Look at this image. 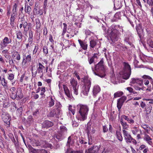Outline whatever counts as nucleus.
<instances>
[{
	"mask_svg": "<svg viewBox=\"0 0 153 153\" xmlns=\"http://www.w3.org/2000/svg\"><path fill=\"white\" fill-rule=\"evenodd\" d=\"M103 63V60L102 59L99 62L95 65L94 69L96 71H94L93 68H92L94 74L101 77H103L105 76V70Z\"/></svg>",
	"mask_w": 153,
	"mask_h": 153,
	"instance_id": "nucleus-1",
	"label": "nucleus"
},
{
	"mask_svg": "<svg viewBox=\"0 0 153 153\" xmlns=\"http://www.w3.org/2000/svg\"><path fill=\"white\" fill-rule=\"evenodd\" d=\"M124 67L122 72V78L123 79L127 80L128 79L131 74V71L130 66L127 63H123Z\"/></svg>",
	"mask_w": 153,
	"mask_h": 153,
	"instance_id": "nucleus-2",
	"label": "nucleus"
},
{
	"mask_svg": "<svg viewBox=\"0 0 153 153\" xmlns=\"http://www.w3.org/2000/svg\"><path fill=\"white\" fill-rule=\"evenodd\" d=\"M78 106L79 108V113L82 117V120L83 121L87 118L89 108L87 106L85 105H79Z\"/></svg>",
	"mask_w": 153,
	"mask_h": 153,
	"instance_id": "nucleus-3",
	"label": "nucleus"
},
{
	"mask_svg": "<svg viewBox=\"0 0 153 153\" xmlns=\"http://www.w3.org/2000/svg\"><path fill=\"white\" fill-rule=\"evenodd\" d=\"M61 113V109H52L48 115V117H59V116Z\"/></svg>",
	"mask_w": 153,
	"mask_h": 153,
	"instance_id": "nucleus-4",
	"label": "nucleus"
},
{
	"mask_svg": "<svg viewBox=\"0 0 153 153\" xmlns=\"http://www.w3.org/2000/svg\"><path fill=\"white\" fill-rule=\"evenodd\" d=\"M118 31L116 29H111V31L109 34V36L113 42L117 41L118 39L117 34Z\"/></svg>",
	"mask_w": 153,
	"mask_h": 153,
	"instance_id": "nucleus-5",
	"label": "nucleus"
},
{
	"mask_svg": "<svg viewBox=\"0 0 153 153\" xmlns=\"http://www.w3.org/2000/svg\"><path fill=\"white\" fill-rule=\"evenodd\" d=\"M1 118L4 122L7 125V127H9L10 120L9 114L6 112H3L1 114Z\"/></svg>",
	"mask_w": 153,
	"mask_h": 153,
	"instance_id": "nucleus-6",
	"label": "nucleus"
},
{
	"mask_svg": "<svg viewBox=\"0 0 153 153\" xmlns=\"http://www.w3.org/2000/svg\"><path fill=\"white\" fill-rule=\"evenodd\" d=\"M81 81L84 82L85 88L90 89L91 85V82L90 79L87 77H84L83 78H82Z\"/></svg>",
	"mask_w": 153,
	"mask_h": 153,
	"instance_id": "nucleus-7",
	"label": "nucleus"
},
{
	"mask_svg": "<svg viewBox=\"0 0 153 153\" xmlns=\"http://www.w3.org/2000/svg\"><path fill=\"white\" fill-rule=\"evenodd\" d=\"M11 42V40L10 39H8L7 37H5L3 40V42L1 43V48L4 49L6 47L8 44Z\"/></svg>",
	"mask_w": 153,
	"mask_h": 153,
	"instance_id": "nucleus-8",
	"label": "nucleus"
},
{
	"mask_svg": "<svg viewBox=\"0 0 153 153\" xmlns=\"http://www.w3.org/2000/svg\"><path fill=\"white\" fill-rule=\"evenodd\" d=\"M98 151V147L93 146L91 147H89L88 150H86L85 153H97Z\"/></svg>",
	"mask_w": 153,
	"mask_h": 153,
	"instance_id": "nucleus-9",
	"label": "nucleus"
},
{
	"mask_svg": "<svg viewBox=\"0 0 153 153\" xmlns=\"http://www.w3.org/2000/svg\"><path fill=\"white\" fill-rule=\"evenodd\" d=\"M15 95L16 96V99L17 98V100L21 99L23 97V94L21 88H19L17 89Z\"/></svg>",
	"mask_w": 153,
	"mask_h": 153,
	"instance_id": "nucleus-10",
	"label": "nucleus"
},
{
	"mask_svg": "<svg viewBox=\"0 0 153 153\" xmlns=\"http://www.w3.org/2000/svg\"><path fill=\"white\" fill-rule=\"evenodd\" d=\"M122 6L121 1L119 0H114V8L115 10L120 9Z\"/></svg>",
	"mask_w": 153,
	"mask_h": 153,
	"instance_id": "nucleus-11",
	"label": "nucleus"
},
{
	"mask_svg": "<svg viewBox=\"0 0 153 153\" xmlns=\"http://www.w3.org/2000/svg\"><path fill=\"white\" fill-rule=\"evenodd\" d=\"M33 14L34 15H39L40 16L42 15L43 14V12L41 10L36 6V4L34 6V8L33 10Z\"/></svg>",
	"mask_w": 153,
	"mask_h": 153,
	"instance_id": "nucleus-12",
	"label": "nucleus"
},
{
	"mask_svg": "<svg viewBox=\"0 0 153 153\" xmlns=\"http://www.w3.org/2000/svg\"><path fill=\"white\" fill-rule=\"evenodd\" d=\"M86 131L88 135L91 133H94L95 132L94 128L91 126L90 123H88L87 124Z\"/></svg>",
	"mask_w": 153,
	"mask_h": 153,
	"instance_id": "nucleus-13",
	"label": "nucleus"
},
{
	"mask_svg": "<svg viewBox=\"0 0 153 153\" xmlns=\"http://www.w3.org/2000/svg\"><path fill=\"white\" fill-rule=\"evenodd\" d=\"M78 41L81 47L84 50H86L88 47V45L87 44L85 40L82 41L81 39H78Z\"/></svg>",
	"mask_w": 153,
	"mask_h": 153,
	"instance_id": "nucleus-14",
	"label": "nucleus"
},
{
	"mask_svg": "<svg viewBox=\"0 0 153 153\" xmlns=\"http://www.w3.org/2000/svg\"><path fill=\"white\" fill-rule=\"evenodd\" d=\"M53 125V123L52 122L46 120L43 122L42 127L43 128H47L51 127Z\"/></svg>",
	"mask_w": 153,
	"mask_h": 153,
	"instance_id": "nucleus-15",
	"label": "nucleus"
},
{
	"mask_svg": "<svg viewBox=\"0 0 153 153\" xmlns=\"http://www.w3.org/2000/svg\"><path fill=\"white\" fill-rule=\"evenodd\" d=\"M40 143H41V146L44 148H51L52 146L51 144L48 143L45 140H40Z\"/></svg>",
	"mask_w": 153,
	"mask_h": 153,
	"instance_id": "nucleus-16",
	"label": "nucleus"
},
{
	"mask_svg": "<svg viewBox=\"0 0 153 153\" xmlns=\"http://www.w3.org/2000/svg\"><path fill=\"white\" fill-rule=\"evenodd\" d=\"M63 88L66 95L68 98L71 99L72 97V94L70 93V91L68 87L65 85H63Z\"/></svg>",
	"mask_w": 153,
	"mask_h": 153,
	"instance_id": "nucleus-17",
	"label": "nucleus"
},
{
	"mask_svg": "<svg viewBox=\"0 0 153 153\" xmlns=\"http://www.w3.org/2000/svg\"><path fill=\"white\" fill-rule=\"evenodd\" d=\"M97 53H94L91 58H88V61L90 64L95 62V61H96L97 59Z\"/></svg>",
	"mask_w": 153,
	"mask_h": 153,
	"instance_id": "nucleus-18",
	"label": "nucleus"
},
{
	"mask_svg": "<svg viewBox=\"0 0 153 153\" xmlns=\"http://www.w3.org/2000/svg\"><path fill=\"white\" fill-rule=\"evenodd\" d=\"M12 56L13 59L19 61L21 59L20 55L18 52L15 51L12 53Z\"/></svg>",
	"mask_w": 153,
	"mask_h": 153,
	"instance_id": "nucleus-19",
	"label": "nucleus"
},
{
	"mask_svg": "<svg viewBox=\"0 0 153 153\" xmlns=\"http://www.w3.org/2000/svg\"><path fill=\"white\" fill-rule=\"evenodd\" d=\"M100 88L99 86L98 85L94 86L93 90V96L95 97L96 94L100 91Z\"/></svg>",
	"mask_w": 153,
	"mask_h": 153,
	"instance_id": "nucleus-20",
	"label": "nucleus"
},
{
	"mask_svg": "<svg viewBox=\"0 0 153 153\" xmlns=\"http://www.w3.org/2000/svg\"><path fill=\"white\" fill-rule=\"evenodd\" d=\"M55 137L59 141L62 140L65 137L64 134L61 133L59 131L58 132V133L56 135Z\"/></svg>",
	"mask_w": 153,
	"mask_h": 153,
	"instance_id": "nucleus-21",
	"label": "nucleus"
},
{
	"mask_svg": "<svg viewBox=\"0 0 153 153\" xmlns=\"http://www.w3.org/2000/svg\"><path fill=\"white\" fill-rule=\"evenodd\" d=\"M133 38L131 36L126 37L124 39V41L126 43H127L130 46H132L133 45L132 43V39Z\"/></svg>",
	"mask_w": 153,
	"mask_h": 153,
	"instance_id": "nucleus-22",
	"label": "nucleus"
},
{
	"mask_svg": "<svg viewBox=\"0 0 153 153\" xmlns=\"http://www.w3.org/2000/svg\"><path fill=\"white\" fill-rule=\"evenodd\" d=\"M16 89V88L15 87H12L10 89V91L11 93L10 95V97L13 100L16 99V96L15 95V93Z\"/></svg>",
	"mask_w": 153,
	"mask_h": 153,
	"instance_id": "nucleus-23",
	"label": "nucleus"
},
{
	"mask_svg": "<svg viewBox=\"0 0 153 153\" xmlns=\"http://www.w3.org/2000/svg\"><path fill=\"white\" fill-rule=\"evenodd\" d=\"M39 67L37 68L38 73L41 74L43 73V70L45 68L44 66L40 63H39Z\"/></svg>",
	"mask_w": 153,
	"mask_h": 153,
	"instance_id": "nucleus-24",
	"label": "nucleus"
},
{
	"mask_svg": "<svg viewBox=\"0 0 153 153\" xmlns=\"http://www.w3.org/2000/svg\"><path fill=\"white\" fill-rule=\"evenodd\" d=\"M27 2L25 3V13H27L28 14H29L31 11V8L28 5Z\"/></svg>",
	"mask_w": 153,
	"mask_h": 153,
	"instance_id": "nucleus-25",
	"label": "nucleus"
},
{
	"mask_svg": "<svg viewBox=\"0 0 153 153\" xmlns=\"http://www.w3.org/2000/svg\"><path fill=\"white\" fill-rule=\"evenodd\" d=\"M136 28L139 36L140 37L142 31L141 26L140 25H139L138 26H137Z\"/></svg>",
	"mask_w": 153,
	"mask_h": 153,
	"instance_id": "nucleus-26",
	"label": "nucleus"
},
{
	"mask_svg": "<svg viewBox=\"0 0 153 153\" xmlns=\"http://www.w3.org/2000/svg\"><path fill=\"white\" fill-rule=\"evenodd\" d=\"M144 140L147 141L148 143L150 145L152 143V142L151 141L152 140V138L149 135L147 134H145Z\"/></svg>",
	"mask_w": 153,
	"mask_h": 153,
	"instance_id": "nucleus-27",
	"label": "nucleus"
},
{
	"mask_svg": "<svg viewBox=\"0 0 153 153\" xmlns=\"http://www.w3.org/2000/svg\"><path fill=\"white\" fill-rule=\"evenodd\" d=\"M67 128L63 126H62L60 127L59 132L65 134V133L67 132Z\"/></svg>",
	"mask_w": 153,
	"mask_h": 153,
	"instance_id": "nucleus-28",
	"label": "nucleus"
},
{
	"mask_svg": "<svg viewBox=\"0 0 153 153\" xmlns=\"http://www.w3.org/2000/svg\"><path fill=\"white\" fill-rule=\"evenodd\" d=\"M16 37L19 40H22V39L23 35L20 30L17 31L16 32Z\"/></svg>",
	"mask_w": 153,
	"mask_h": 153,
	"instance_id": "nucleus-29",
	"label": "nucleus"
},
{
	"mask_svg": "<svg viewBox=\"0 0 153 153\" xmlns=\"http://www.w3.org/2000/svg\"><path fill=\"white\" fill-rule=\"evenodd\" d=\"M36 23V28L38 30L40 28L41 23L39 19V18H36L35 19Z\"/></svg>",
	"mask_w": 153,
	"mask_h": 153,
	"instance_id": "nucleus-30",
	"label": "nucleus"
},
{
	"mask_svg": "<svg viewBox=\"0 0 153 153\" xmlns=\"http://www.w3.org/2000/svg\"><path fill=\"white\" fill-rule=\"evenodd\" d=\"M152 108V106L150 104H149L148 103H146L145 109L146 112H148V114L151 112Z\"/></svg>",
	"mask_w": 153,
	"mask_h": 153,
	"instance_id": "nucleus-31",
	"label": "nucleus"
},
{
	"mask_svg": "<svg viewBox=\"0 0 153 153\" xmlns=\"http://www.w3.org/2000/svg\"><path fill=\"white\" fill-rule=\"evenodd\" d=\"M70 83L73 87H76L77 85V82L74 79H71L70 80Z\"/></svg>",
	"mask_w": 153,
	"mask_h": 153,
	"instance_id": "nucleus-32",
	"label": "nucleus"
},
{
	"mask_svg": "<svg viewBox=\"0 0 153 153\" xmlns=\"http://www.w3.org/2000/svg\"><path fill=\"white\" fill-rule=\"evenodd\" d=\"M23 108L22 107H20L17 109L16 113L17 115L19 117L21 116L22 114Z\"/></svg>",
	"mask_w": 153,
	"mask_h": 153,
	"instance_id": "nucleus-33",
	"label": "nucleus"
},
{
	"mask_svg": "<svg viewBox=\"0 0 153 153\" xmlns=\"http://www.w3.org/2000/svg\"><path fill=\"white\" fill-rule=\"evenodd\" d=\"M120 122L121 124L123 127L124 130L126 129L128 127V125L126 122H123L122 119H120Z\"/></svg>",
	"mask_w": 153,
	"mask_h": 153,
	"instance_id": "nucleus-34",
	"label": "nucleus"
},
{
	"mask_svg": "<svg viewBox=\"0 0 153 153\" xmlns=\"http://www.w3.org/2000/svg\"><path fill=\"white\" fill-rule=\"evenodd\" d=\"M55 103V100L53 99L52 97H51L50 100L48 102V105L49 107H51L53 106Z\"/></svg>",
	"mask_w": 153,
	"mask_h": 153,
	"instance_id": "nucleus-35",
	"label": "nucleus"
},
{
	"mask_svg": "<svg viewBox=\"0 0 153 153\" xmlns=\"http://www.w3.org/2000/svg\"><path fill=\"white\" fill-rule=\"evenodd\" d=\"M62 107V105L59 102H56L54 106V108L53 109H61Z\"/></svg>",
	"mask_w": 153,
	"mask_h": 153,
	"instance_id": "nucleus-36",
	"label": "nucleus"
},
{
	"mask_svg": "<svg viewBox=\"0 0 153 153\" xmlns=\"http://www.w3.org/2000/svg\"><path fill=\"white\" fill-rule=\"evenodd\" d=\"M73 143V142L71 137V136H69L68 138V140L67 141V143L66 144V147H69L70 145L72 144Z\"/></svg>",
	"mask_w": 153,
	"mask_h": 153,
	"instance_id": "nucleus-37",
	"label": "nucleus"
},
{
	"mask_svg": "<svg viewBox=\"0 0 153 153\" xmlns=\"http://www.w3.org/2000/svg\"><path fill=\"white\" fill-rule=\"evenodd\" d=\"M69 112L68 114L70 115L71 114V113L74 115L75 113V111L72 108V106L71 105H69L68 108Z\"/></svg>",
	"mask_w": 153,
	"mask_h": 153,
	"instance_id": "nucleus-38",
	"label": "nucleus"
},
{
	"mask_svg": "<svg viewBox=\"0 0 153 153\" xmlns=\"http://www.w3.org/2000/svg\"><path fill=\"white\" fill-rule=\"evenodd\" d=\"M79 143H80L81 144H85L87 143V141H85L84 140H83L82 138H79V141H78L77 144L78 146L79 145Z\"/></svg>",
	"mask_w": 153,
	"mask_h": 153,
	"instance_id": "nucleus-39",
	"label": "nucleus"
},
{
	"mask_svg": "<svg viewBox=\"0 0 153 153\" xmlns=\"http://www.w3.org/2000/svg\"><path fill=\"white\" fill-rule=\"evenodd\" d=\"M90 46L91 48H93L96 45V41L93 40H91L90 41Z\"/></svg>",
	"mask_w": 153,
	"mask_h": 153,
	"instance_id": "nucleus-40",
	"label": "nucleus"
},
{
	"mask_svg": "<svg viewBox=\"0 0 153 153\" xmlns=\"http://www.w3.org/2000/svg\"><path fill=\"white\" fill-rule=\"evenodd\" d=\"M116 134H117V137L118 139L120 141H122L123 140V137L120 132L117 131L116 132Z\"/></svg>",
	"mask_w": 153,
	"mask_h": 153,
	"instance_id": "nucleus-41",
	"label": "nucleus"
},
{
	"mask_svg": "<svg viewBox=\"0 0 153 153\" xmlns=\"http://www.w3.org/2000/svg\"><path fill=\"white\" fill-rule=\"evenodd\" d=\"M123 104V103L120 102V101H119L118 100H117V106L119 111H120V109L121 108Z\"/></svg>",
	"mask_w": 153,
	"mask_h": 153,
	"instance_id": "nucleus-42",
	"label": "nucleus"
},
{
	"mask_svg": "<svg viewBox=\"0 0 153 153\" xmlns=\"http://www.w3.org/2000/svg\"><path fill=\"white\" fill-rule=\"evenodd\" d=\"M126 138H125V139L127 143L131 142V139L132 138L131 137V135H128V138L126 137Z\"/></svg>",
	"mask_w": 153,
	"mask_h": 153,
	"instance_id": "nucleus-43",
	"label": "nucleus"
},
{
	"mask_svg": "<svg viewBox=\"0 0 153 153\" xmlns=\"http://www.w3.org/2000/svg\"><path fill=\"white\" fill-rule=\"evenodd\" d=\"M123 94L122 92H117L114 94V97H117L122 96Z\"/></svg>",
	"mask_w": 153,
	"mask_h": 153,
	"instance_id": "nucleus-44",
	"label": "nucleus"
},
{
	"mask_svg": "<svg viewBox=\"0 0 153 153\" xmlns=\"http://www.w3.org/2000/svg\"><path fill=\"white\" fill-rule=\"evenodd\" d=\"M136 83L139 85L140 86H142L143 85V81L141 79H139L137 78Z\"/></svg>",
	"mask_w": 153,
	"mask_h": 153,
	"instance_id": "nucleus-45",
	"label": "nucleus"
},
{
	"mask_svg": "<svg viewBox=\"0 0 153 153\" xmlns=\"http://www.w3.org/2000/svg\"><path fill=\"white\" fill-rule=\"evenodd\" d=\"M123 133L124 137L125 139L126 138H128V135H130V134H128V132L126 131L125 130H123Z\"/></svg>",
	"mask_w": 153,
	"mask_h": 153,
	"instance_id": "nucleus-46",
	"label": "nucleus"
},
{
	"mask_svg": "<svg viewBox=\"0 0 153 153\" xmlns=\"http://www.w3.org/2000/svg\"><path fill=\"white\" fill-rule=\"evenodd\" d=\"M89 89L84 88V90L83 91V93L84 95L85 96L87 95L88 92H89Z\"/></svg>",
	"mask_w": 153,
	"mask_h": 153,
	"instance_id": "nucleus-47",
	"label": "nucleus"
},
{
	"mask_svg": "<svg viewBox=\"0 0 153 153\" xmlns=\"http://www.w3.org/2000/svg\"><path fill=\"white\" fill-rule=\"evenodd\" d=\"M126 99V97L125 96H123L121 97L120 99H118V100H119V101L121 102L122 103H123L124 101Z\"/></svg>",
	"mask_w": 153,
	"mask_h": 153,
	"instance_id": "nucleus-48",
	"label": "nucleus"
},
{
	"mask_svg": "<svg viewBox=\"0 0 153 153\" xmlns=\"http://www.w3.org/2000/svg\"><path fill=\"white\" fill-rule=\"evenodd\" d=\"M25 21V20L24 19L23 17L21 18V21L20 22V24L19 25V27L20 29L22 28V26H23V22H24Z\"/></svg>",
	"mask_w": 153,
	"mask_h": 153,
	"instance_id": "nucleus-49",
	"label": "nucleus"
},
{
	"mask_svg": "<svg viewBox=\"0 0 153 153\" xmlns=\"http://www.w3.org/2000/svg\"><path fill=\"white\" fill-rule=\"evenodd\" d=\"M88 144L89 145H91L92 144V137L91 136H89L88 135Z\"/></svg>",
	"mask_w": 153,
	"mask_h": 153,
	"instance_id": "nucleus-50",
	"label": "nucleus"
},
{
	"mask_svg": "<svg viewBox=\"0 0 153 153\" xmlns=\"http://www.w3.org/2000/svg\"><path fill=\"white\" fill-rule=\"evenodd\" d=\"M19 4V1L18 0H17L15 1V3H14V5L13 6V9H14L15 10H16L17 7L18 5Z\"/></svg>",
	"mask_w": 153,
	"mask_h": 153,
	"instance_id": "nucleus-51",
	"label": "nucleus"
},
{
	"mask_svg": "<svg viewBox=\"0 0 153 153\" xmlns=\"http://www.w3.org/2000/svg\"><path fill=\"white\" fill-rule=\"evenodd\" d=\"M38 153H48L47 150L43 149H38Z\"/></svg>",
	"mask_w": 153,
	"mask_h": 153,
	"instance_id": "nucleus-52",
	"label": "nucleus"
},
{
	"mask_svg": "<svg viewBox=\"0 0 153 153\" xmlns=\"http://www.w3.org/2000/svg\"><path fill=\"white\" fill-rule=\"evenodd\" d=\"M43 51L46 55L48 53V49L46 46H44L43 48Z\"/></svg>",
	"mask_w": 153,
	"mask_h": 153,
	"instance_id": "nucleus-53",
	"label": "nucleus"
},
{
	"mask_svg": "<svg viewBox=\"0 0 153 153\" xmlns=\"http://www.w3.org/2000/svg\"><path fill=\"white\" fill-rule=\"evenodd\" d=\"M2 84L4 86H7V84L6 81L4 78L2 79Z\"/></svg>",
	"mask_w": 153,
	"mask_h": 153,
	"instance_id": "nucleus-54",
	"label": "nucleus"
},
{
	"mask_svg": "<svg viewBox=\"0 0 153 153\" xmlns=\"http://www.w3.org/2000/svg\"><path fill=\"white\" fill-rule=\"evenodd\" d=\"M102 101V99L101 97H99L98 98V100L96 101L95 102V104H100Z\"/></svg>",
	"mask_w": 153,
	"mask_h": 153,
	"instance_id": "nucleus-55",
	"label": "nucleus"
},
{
	"mask_svg": "<svg viewBox=\"0 0 153 153\" xmlns=\"http://www.w3.org/2000/svg\"><path fill=\"white\" fill-rule=\"evenodd\" d=\"M29 36L28 39H33V32L31 30H30L29 31Z\"/></svg>",
	"mask_w": 153,
	"mask_h": 153,
	"instance_id": "nucleus-56",
	"label": "nucleus"
},
{
	"mask_svg": "<svg viewBox=\"0 0 153 153\" xmlns=\"http://www.w3.org/2000/svg\"><path fill=\"white\" fill-rule=\"evenodd\" d=\"M25 58L28 61V62H31V61L32 59L30 54L27 55L26 56V58Z\"/></svg>",
	"mask_w": 153,
	"mask_h": 153,
	"instance_id": "nucleus-57",
	"label": "nucleus"
},
{
	"mask_svg": "<svg viewBox=\"0 0 153 153\" xmlns=\"http://www.w3.org/2000/svg\"><path fill=\"white\" fill-rule=\"evenodd\" d=\"M148 43L149 45L153 48V41L151 39H149L148 41Z\"/></svg>",
	"mask_w": 153,
	"mask_h": 153,
	"instance_id": "nucleus-58",
	"label": "nucleus"
},
{
	"mask_svg": "<svg viewBox=\"0 0 153 153\" xmlns=\"http://www.w3.org/2000/svg\"><path fill=\"white\" fill-rule=\"evenodd\" d=\"M14 78V75L13 74H9L8 79L10 80H13Z\"/></svg>",
	"mask_w": 153,
	"mask_h": 153,
	"instance_id": "nucleus-59",
	"label": "nucleus"
},
{
	"mask_svg": "<svg viewBox=\"0 0 153 153\" xmlns=\"http://www.w3.org/2000/svg\"><path fill=\"white\" fill-rule=\"evenodd\" d=\"M74 93L76 95H77L78 94V87L73 88Z\"/></svg>",
	"mask_w": 153,
	"mask_h": 153,
	"instance_id": "nucleus-60",
	"label": "nucleus"
},
{
	"mask_svg": "<svg viewBox=\"0 0 153 153\" xmlns=\"http://www.w3.org/2000/svg\"><path fill=\"white\" fill-rule=\"evenodd\" d=\"M9 62L10 65H11L12 66L14 65V62L12 59H9Z\"/></svg>",
	"mask_w": 153,
	"mask_h": 153,
	"instance_id": "nucleus-61",
	"label": "nucleus"
},
{
	"mask_svg": "<svg viewBox=\"0 0 153 153\" xmlns=\"http://www.w3.org/2000/svg\"><path fill=\"white\" fill-rule=\"evenodd\" d=\"M138 131V130L136 128H134L132 130V133L134 135H135Z\"/></svg>",
	"mask_w": 153,
	"mask_h": 153,
	"instance_id": "nucleus-62",
	"label": "nucleus"
},
{
	"mask_svg": "<svg viewBox=\"0 0 153 153\" xmlns=\"http://www.w3.org/2000/svg\"><path fill=\"white\" fill-rule=\"evenodd\" d=\"M67 149L65 153H73V151L71 150L69 147H67Z\"/></svg>",
	"mask_w": 153,
	"mask_h": 153,
	"instance_id": "nucleus-63",
	"label": "nucleus"
},
{
	"mask_svg": "<svg viewBox=\"0 0 153 153\" xmlns=\"http://www.w3.org/2000/svg\"><path fill=\"white\" fill-rule=\"evenodd\" d=\"M38 149H36L33 148L30 151L32 153H38Z\"/></svg>",
	"mask_w": 153,
	"mask_h": 153,
	"instance_id": "nucleus-64",
	"label": "nucleus"
}]
</instances>
